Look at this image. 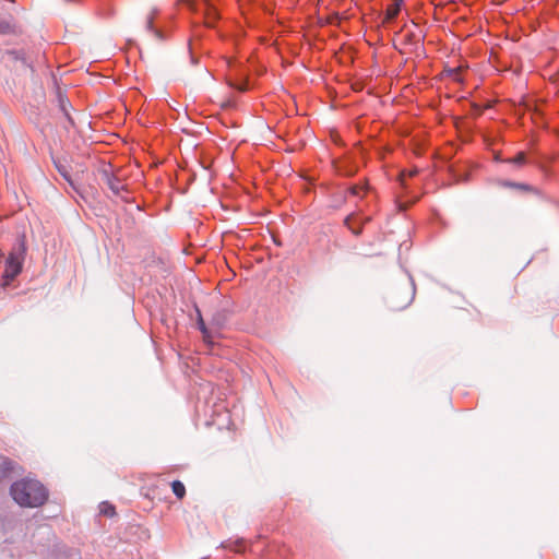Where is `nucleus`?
<instances>
[{
	"label": "nucleus",
	"mask_w": 559,
	"mask_h": 559,
	"mask_svg": "<svg viewBox=\"0 0 559 559\" xmlns=\"http://www.w3.org/2000/svg\"><path fill=\"white\" fill-rule=\"evenodd\" d=\"M171 490L174 495L179 499H183L186 496V487L180 480H174L171 484Z\"/></svg>",
	"instance_id": "8"
},
{
	"label": "nucleus",
	"mask_w": 559,
	"mask_h": 559,
	"mask_svg": "<svg viewBox=\"0 0 559 559\" xmlns=\"http://www.w3.org/2000/svg\"><path fill=\"white\" fill-rule=\"evenodd\" d=\"M370 217H365L364 219H360L357 215H349L345 219L346 226L352 230V233L356 236L361 234V225L366 222H369Z\"/></svg>",
	"instance_id": "5"
},
{
	"label": "nucleus",
	"mask_w": 559,
	"mask_h": 559,
	"mask_svg": "<svg viewBox=\"0 0 559 559\" xmlns=\"http://www.w3.org/2000/svg\"><path fill=\"white\" fill-rule=\"evenodd\" d=\"M526 156L524 152H519L513 158H509L507 162L516 166H523L525 164Z\"/></svg>",
	"instance_id": "9"
},
{
	"label": "nucleus",
	"mask_w": 559,
	"mask_h": 559,
	"mask_svg": "<svg viewBox=\"0 0 559 559\" xmlns=\"http://www.w3.org/2000/svg\"><path fill=\"white\" fill-rule=\"evenodd\" d=\"M22 257L16 253H10L5 260L3 280L4 284L13 281L22 271Z\"/></svg>",
	"instance_id": "2"
},
{
	"label": "nucleus",
	"mask_w": 559,
	"mask_h": 559,
	"mask_svg": "<svg viewBox=\"0 0 559 559\" xmlns=\"http://www.w3.org/2000/svg\"><path fill=\"white\" fill-rule=\"evenodd\" d=\"M237 88H238L239 91H241V92L246 91V86H245V85H239V86H237Z\"/></svg>",
	"instance_id": "17"
},
{
	"label": "nucleus",
	"mask_w": 559,
	"mask_h": 559,
	"mask_svg": "<svg viewBox=\"0 0 559 559\" xmlns=\"http://www.w3.org/2000/svg\"><path fill=\"white\" fill-rule=\"evenodd\" d=\"M349 193L353 194V195H358L359 194V188L358 187H352L349 189Z\"/></svg>",
	"instance_id": "16"
},
{
	"label": "nucleus",
	"mask_w": 559,
	"mask_h": 559,
	"mask_svg": "<svg viewBox=\"0 0 559 559\" xmlns=\"http://www.w3.org/2000/svg\"><path fill=\"white\" fill-rule=\"evenodd\" d=\"M103 180L104 183L107 186V188L115 194V195H121L123 191H126V185L118 178L111 176L107 171H104L103 174Z\"/></svg>",
	"instance_id": "4"
},
{
	"label": "nucleus",
	"mask_w": 559,
	"mask_h": 559,
	"mask_svg": "<svg viewBox=\"0 0 559 559\" xmlns=\"http://www.w3.org/2000/svg\"><path fill=\"white\" fill-rule=\"evenodd\" d=\"M402 2H403V0H395L394 3H392L388 7L386 12H385L388 20H393L397 16V14L401 10Z\"/></svg>",
	"instance_id": "7"
},
{
	"label": "nucleus",
	"mask_w": 559,
	"mask_h": 559,
	"mask_svg": "<svg viewBox=\"0 0 559 559\" xmlns=\"http://www.w3.org/2000/svg\"><path fill=\"white\" fill-rule=\"evenodd\" d=\"M187 3L192 10L197 12H202L204 14L206 26L212 27L214 25V22L216 21L218 15L216 9L209 2V0H202L200 3L187 1Z\"/></svg>",
	"instance_id": "3"
},
{
	"label": "nucleus",
	"mask_w": 559,
	"mask_h": 559,
	"mask_svg": "<svg viewBox=\"0 0 559 559\" xmlns=\"http://www.w3.org/2000/svg\"><path fill=\"white\" fill-rule=\"evenodd\" d=\"M199 328H200L201 332L203 333L204 340L206 342H210V334H209V331H207V329H206V326H205V324H204L202 319H200V321H199Z\"/></svg>",
	"instance_id": "11"
},
{
	"label": "nucleus",
	"mask_w": 559,
	"mask_h": 559,
	"mask_svg": "<svg viewBox=\"0 0 559 559\" xmlns=\"http://www.w3.org/2000/svg\"><path fill=\"white\" fill-rule=\"evenodd\" d=\"M10 28L11 27H10L9 23H7L4 21L0 22V33L5 34L10 31Z\"/></svg>",
	"instance_id": "14"
},
{
	"label": "nucleus",
	"mask_w": 559,
	"mask_h": 559,
	"mask_svg": "<svg viewBox=\"0 0 559 559\" xmlns=\"http://www.w3.org/2000/svg\"><path fill=\"white\" fill-rule=\"evenodd\" d=\"M506 186H511V187H521L520 185H514V183H506Z\"/></svg>",
	"instance_id": "18"
},
{
	"label": "nucleus",
	"mask_w": 559,
	"mask_h": 559,
	"mask_svg": "<svg viewBox=\"0 0 559 559\" xmlns=\"http://www.w3.org/2000/svg\"><path fill=\"white\" fill-rule=\"evenodd\" d=\"M454 72V80H459L456 70Z\"/></svg>",
	"instance_id": "19"
},
{
	"label": "nucleus",
	"mask_w": 559,
	"mask_h": 559,
	"mask_svg": "<svg viewBox=\"0 0 559 559\" xmlns=\"http://www.w3.org/2000/svg\"><path fill=\"white\" fill-rule=\"evenodd\" d=\"M102 512H104L108 516H112L115 514V508L109 504H105L102 509Z\"/></svg>",
	"instance_id": "13"
},
{
	"label": "nucleus",
	"mask_w": 559,
	"mask_h": 559,
	"mask_svg": "<svg viewBox=\"0 0 559 559\" xmlns=\"http://www.w3.org/2000/svg\"><path fill=\"white\" fill-rule=\"evenodd\" d=\"M418 173V170L416 168L412 169V170H408V171H402L401 175H400V180H401V183L403 186H405V179L406 177H414L416 174Z\"/></svg>",
	"instance_id": "10"
},
{
	"label": "nucleus",
	"mask_w": 559,
	"mask_h": 559,
	"mask_svg": "<svg viewBox=\"0 0 559 559\" xmlns=\"http://www.w3.org/2000/svg\"><path fill=\"white\" fill-rule=\"evenodd\" d=\"M14 471V464L7 457L0 456V481L9 478Z\"/></svg>",
	"instance_id": "6"
},
{
	"label": "nucleus",
	"mask_w": 559,
	"mask_h": 559,
	"mask_svg": "<svg viewBox=\"0 0 559 559\" xmlns=\"http://www.w3.org/2000/svg\"><path fill=\"white\" fill-rule=\"evenodd\" d=\"M153 20H154V15L153 14H148L147 17H146V27L148 29L152 28V25H153Z\"/></svg>",
	"instance_id": "15"
},
{
	"label": "nucleus",
	"mask_w": 559,
	"mask_h": 559,
	"mask_svg": "<svg viewBox=\"0 0 559 559\" xmlns=\"http://www.w3.org/2000/svg\"><path fill=\"white\" fill-rule=\"evenodd\" d=\"M13 500L21 507L36 508L47 500L45 487L37 480L22 479L15 481L10 489Z\"/></svg>",
	"instance_id": "1"
},
{
	"label": "nucleus",
	"mask_w": 559,
	"mask_h": 559,
	"mask_svg": "<svg viewBox=\"0 0 559 559\" xmlns=\"http://www.w3.org/2000/svg\"><path fill=\"white\" fill-rule=\"evenodd\" d=\"M56 166H57V168H58L59 173L61 174V176H62L67 181L71 182L70 177H69V174H68V171H67L66 167H64V166H61V165H59V164H56Z\"/></svg>",
	"instance_id": "12"
}]
</instances>
